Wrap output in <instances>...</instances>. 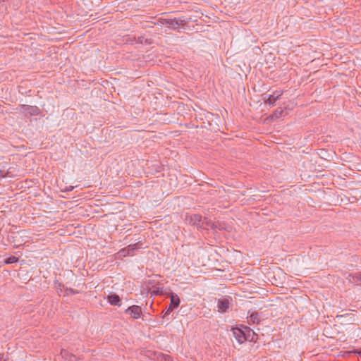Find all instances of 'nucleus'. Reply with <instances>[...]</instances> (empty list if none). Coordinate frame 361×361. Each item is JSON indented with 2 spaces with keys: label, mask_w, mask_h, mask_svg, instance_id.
I'll use <instances>...</instances> for the list:
<instances>
[{
  "label": "nucleus",
  "mask_w": 361,
  "mask_h": 361,
  "mask_svg": "<svg viewBox=\"0 0 361 361\" xmlns=\"http://www.w3.org/2000/svg\"><path fill=\"white\" fill-rule=\"evenodd\" d=\"M19 261V258L15 256H10L7 258H6L4 260V264H10L13 263H16Z\"/></svg>",
  "instance_id": "obj_15"
},
{
  "label": "nucleus",
  "mask_w": 361,
  "mask_h": 361,
  "mask_svg": "<svg viewBox=\"0 0 361 361\" xmlns=\"http://www.w3.org/2000/svg\"><path fill=\"white\" fill-rule=\"evenodd\" d=\"M139 243H135V244H131V245H129L127 247H126L125 249L122 250L121 252H126L127 255H133L135 252V250H137L140 248V246H139Z\"/></svg>",
  "instance_id": "obj_13"
},
{
  "label": "nucleus",
  "mask_w": 361,
  "mask_h": 361,
  "mask_svg": "<svg viewBox=\"0 0 361 361\" xmlns=\"http://www.w3.org/2000/svg\"><path fill=\"white\" fill-rule=\"evenodd\" d=\"M357 279L361 281V277H357Z\"/></svg>",
  "instance_id": "obj_28"
},
{
  "label": "nucleus",
  "mask_w": 361,
  "mask_h": 361,
  "mask_svg": "<svg viewBox=\"0 0 361 361\" xmlns=\"http://www.w3.org/2000/svg\"><path fill=\"white\" fill-rule=\"evenodd\" d=\"M168 297H169L171 299V302L169 306V312H172L174 309L179 306L180 300L179 297L173 293H169Z\"/></svg>",
  "instance_id": "obj_9"
},
{
  "label": "nucleus",
  "mask_w": 361,
  "mask_h": 361,
  "mask_svg": "<svg viewBox=\"0 0 361 361\" xmlns=\"http://www.w3.org/2000/svg\"><path fill=\"white\" fill-rule=\"evenodd\" d=\"M344 315H338L337 317H343Z\"/></svg>",
  "instance_id": "obj_27"
},
{
  "label": "nucleus",
  "mask_w": 361,
  "mask_h": 361,
  "mask_svg": "<svg viewBox=\"0 0 361 361\" xmlns=\"http://www.w3.org/2000/svg\"><path fill=\"white\" fill-rule=\"evenodd\" d=\"M248 323L249 324H259L261 322L259 313L257 311H252V312H248Z\"/></svg>",
  "instance_id": "obj_11"
},
{
  "label": "nucleus",
  "mask_w": 361,
  "mask_h": 361,
  "mask_svg": "<svg viewBox=\"0 0 361 361\" xmlns=\"http://www.w3.org/2000/svg\"><path fill=\"white\" fill-rule=\"evenodd\" d=\"M283 111L282 109H281L279 111L278 110H276V111H275V113H274V116H275L276 117H278V115H277V114H279L281 115V114L283 113Z\"/></svg>",
  "instance_id": "obj_21"
},
{
  "label": "nucleus",
  "mask_w": 361,
  "mask_h": 361,
  "mask_svg": "<svg viewBox=\"0 0 361 361\" xmlns=\"http://www.w3.org/2000/svg\"><path fill=\"white\" fill-rule=\"evenodd\" d=\"M283 90H276L273 92L272 94H269L267 99H264V102L266 104H269V105L274 106L276 102L280 99L281 96L283 94Z\"/></svg>",
  "instance_id": "obj_8"
},
{
  "label": "nucleus",
  "mask_w": 361,
  "mask_h": 361,
  "mask_svg": "<svg viewBox=\"0 0 361 361\" xmlns=\"http://www.w3.org/2000/svg\"><path fill=\"white\" fill-rule=\"evenodd\" d=\"M107 300L111 305L121 307L122 300L120 296L116 293H111L107 296Z\"/></svg>",
  "instance_id": "obj_10"
},
{
  "label": "nucleus",
  "mask_w": 361,
  "mask_h": 361,
  "mask_svg": "<svg viewBox=\"0 0 361 361\" xmlns=\"http://www.w3.org/2000/svg\"><path fill=\"white\" fill-rule=\"evenodd\" d=\"M20 111H23L30 116H38L41 114L40 109L37 106H30L26 104H21L20 106Z\"/></svg>",
  "instance_id": "obj_7"
},
{
  "label": "nucleus",
  "mask_w": 361,
  "mask_h": 361,
  "mask_svg": "<svg viewBox=\"0 0 361 361\" xmlns=\"http://www.w3.org/2000/svg\"><path fill=\"white\" fill-rule=\"evenodd\" d=\"M6 175L4 170H0V177H4Z\"/></svg>",
  "instance_id": "obj_22"
},
{
  "label": "nucleus",
  "mask_w": 361,
  "mask_h": 361,
  "mask_svg": "<svg viewBox=\"0 0 361 361\" xmlns=\"http://www.w3.org/2000/svg\"><path fill=\"white\" fill-rule=\"evenodd\" d=\"M169 23L166 24V26L173 30H179L178 26L183 25L186 24V20L184 18H169Z\"/></svg>",
  "instance_id": "obj_5"
},
{
  "label": "nucleus",
  "mask_w": 361,
  "mask_h": 361,
  "mask_svg": "<svg viewBox=\"0 0 361 361\" xmlns=\"http://www.w3.org/2000/svg\"><path fill=\"white\" fill-rule=\"evenodd\" d=\"M125 313L128 314L133 319H139L142 314V308L140 306L133 305L128 307L126 310Z\"/></svg>",
  "instance_id": "obj_6"
},
{
  "label": "nucleus",
  "mask_w": 361,
  "mask_h": 361,
  "mask_svg": "<svg viewBox=\"0 0 361 361\" xmlns=\"http://www.w3.org/2000/svg\"><path fill=\"white\" fill-rule=\"evenodd\" d=\"M65 291L67 293L66 295H68V294L75 295V294H78L79 293L78 290H76L73 289L71 288H65ZM64 296H66V295H64Z\"/></svg>",
  "instance_id": "obj_18"
},
{
  "label": "nucleus",
  "mask_w": 361,
  "mask_h": 361,
  "mask_svg": "<svg viewBox=\"0 0 361 361\" xmlns=\"http://www.w3.org/2000/svg\"><path fill=\"white\" fill-rule=\"evenodd\" d=\"M171 312H169V308L168 307V309H167V310H166V313H165L164 317H166L167 314H170Z\"/></svg>",
  "instance_id": "obj_23"
},
{
  "label": "nucleus",
  "mask_w": 361,
  "mask_h": 361,
  "mask_svg": "<svg viewBox=\"0 0 361 361\" xmlns=\"http://www.w3.org/2000/svg\"><path fill=\"white\" fill-rule=\"evenodd\" d=\"M27 236L23 235L21 233H13L8 237L9 241L13 244V247L18 248L23 245L27 240L25 239Z\"/></svg>",
  "instance_id": "obj_2"
},
{
  "label": "nucleus",
  "mask_w": 361,
  "mask_h": 361,
  "mask_svg": "<svg viewBox=\"0 0 361 361\" xmlns=\"http://www.w3.org/2000/svg\"><path fill=\"white\" fill-rule=\"evenodd\" d=\"M243 327H246V326L241 324L234 326L231 329L235 338L239 343H244L246 338H247V337H246L245 330L243 329Z\"/></svg>",
  "instance_id": "obj_3"
},
{
  "label": "nucleus",
  "mask_w": 361,
  "mask_h": 361,
  "mask_svg": "<svg viewBox=\"0 0 361 361\" xmlns=\"http://www.w3.org/2000/svg\"><path fill=\"white\" fill-rule=\"evenodd\" d=\"M232 299L231 297L222 298L218 300L217 307L220 313L227 312L230 309V305Z\"/></svg>",
  "instance_id": "obj_4"
},
{
  "label": "nucleus",
  "mask_w": 361,
  "mask_h": 361,
  "mask_svg": "<svg viewBox=\"0 0 361 361\" xmlns=\"http://www.w3.org/2000/svg\"><path fill=\"white\" fill-rule=\"evenodd\" d=\"M169 358H170V356H169V355H166V356H165L164 360H168V359H169Z\"/></svg>",
  "instance_id": "obj_24"
},
{
  "label": "nucleus",
  "mask_w": 361,
  "mask_h": 361,
  "mask_svg": "<svg viewBox=\"0 0 361 361\" xmlns=\"http://www.w3.org/2000/svg\"><path fill=\"white\" fill-rule=\"evenodd\" d=\"M206 225L208 226H211V228L213 230L221 231V230L224 229V225L221 222H219V221L214 222V223H211L209 221H208L206 222Z\"/></svg>",
  "instance_id": "obj_14"
},
{
  "label": "nucleus",
  "mask_w": 361,
  "mask_h": 361,
  "mask_svg": "<svg viewBox=\"0 0 361 361\" xmlns=\"http://www.w3.org/2000/svg\"><path fill=\"white\" fill-rule=\"evenodd\" d=\"M73 189V186H71L68 189H67V190L68 191H71Z\"/></svg>",
  "instance_id": "obj_25"
},
{
  "label": "nucleus",
  "mask_w": 361,
  "mask_h": 361,
  "mask_svg": "<svg viewBox=\"0 0 361 361\" xmlns=\"http://www.w3.org/2000/svg\"><path fill=\"white\" fill-rule=\"evenodd\" d=\"M3 356H4V353L0 354V361H1V359H2Z\"/></svg>",
  "instance_id": "obj_26"
},
{
  "label": "nucleus",
  "mask_w": 361,
  "mask_h": 361,
  "mask_svg": "<svg viewBox=\"0 0 361 361\" xmlns=\"http://www.w3.org/2000/svg\"><path fill=\"white\" fill-rule=\"evenodd\" d=\"M137 42L140 43V44H143L144 42L145 43H147V44H150V42L149 39H145L144 37H139L138 39H137Z\"/></svg>",
  "instance_id": "obj_19"
},
{
  "label": "nucleus",
  "mask_w": 361,
  "mask_h": 361,
  "mask_svg": "<svg viewBox=\"0 0 361 361\" xmlns=\"http://www.w3.org/2000/svg\"><path fill=\"white\" fill-rule=\"evenodd\" d=\"M169 18H159L158 20V23L157 24H161V25H166V24L169 23V20H168Z\"/></svg>",
  "instance_id": "obj_20"
},
{
  "label": "nucleus",
  "mask_w": 361,
  "mask_h": 361,
  "mask_svg": "<svg viewBox=\"0 0 361 361\" xmlns=\"http://www.w3.org/2000/svg\"><path fill=\"white\" fill-rule=\"evenodd\" d=\"M150 295L151 297L163 295V288L157 287L155 289L150 292Z\"/></svg>",
  "instance_id": "obj_17"
},
{
  "label": "nucleus",
  "mask_w": 361,
  "mask_h": 361,
  "mask_svg": "<svg viewBox=\"0 0 361 361\" xmlns=\"http://www.w3.org/2000/svg\"><path fill=\"white\" fill-rule=\"evenodd\" d=\"M54 283L58 294L61 295L63 290L65 289L64 285L62 283L59 282V281H55Z\"/></svg>",
  "instance_id": "obj_16"
},
{
  "label": "nucleus",
  "mask_w": 361,
  "mask_h": 361,
  "mask_svg": "<svg viewBox=\"0 0 361 361\" xmlns=\"http://www.w3.org/2000/svg\"><path fill=\"white\" fill-rule=\"evenodd\" d=\"M186 221L191 225L204 228V224L208 221L207 218L202 219V215L195 214L186 216Z\"/></svg>",
  "instance_id": "obj_1"
},
{
  "label": "nucleus",
  "mask_w": 361,
  "mask_h": 361,
  "mask_svg": "<svg viewBox=\"0 0 361 361\" xmlns=\"http://www.w3.org/2000/svg\"><path fill=\"white\" fill-rule=\"evenodd\" d=\"M243 329L245 330L246 337H247L246 341L252 342H256L257 341L258 335L253 330L247 326L246 327H243Z\"/></svg>",
  "instance_id": "obj_12"
}]
</instances>
